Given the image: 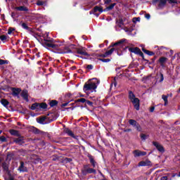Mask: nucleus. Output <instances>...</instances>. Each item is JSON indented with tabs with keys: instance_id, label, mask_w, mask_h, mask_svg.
Here are the masks:
<instances>
[{
	"instance_id": "nucleus-1",
	"label": "nucleus",
	"mask_w": 180,
	"mask_h": 180,
	"mask_svg": "<svg viewBox=\"0 0 180 180\" xmlns=\"http://www.w3.org/2000/svg\"><path fill=\"white\" fill-rule=\"evenodd\" d=\"M100 81L96 78L89 79L86 82L83 87V91L87 95L92 94V92H96V89L98 88V84H100Z\"/></svg>"
},
{
	"instance_id": "nucleus-2",
	"label": "nucleus",
	"mask_w": 180,
	"mask_h": 180,
	"mask_svg": "<svg viewBox=\"0 0 180 180\" xmlns=\"http://www.w3.org/2000/svg\"><path fill=\"white\" fill-rule=\"evenodd\" d=\"M129 99L133 103L136 110H140V100L138 98H136V96H134V94H133L131 91H129Z\"/></svg>"
},
{
	"instance_id": "nucleus-3",
	"label": "nucleus",
	"mask_w": 180,
	"mask_h": 180,
	"mask_svg": "<svg viewBox=\"0 0 180 180\" xmlns=\"http://www.w3.org/2000/svg\"><path fill=\"white\" fill-rule=\"evenodd\" d=\"M151 161L148 160H142L138 164V167H151Z\"/></svg>"
},
{
	"instance_id": "nucleus-4",
	"label": "nucleus",
	"mask_w": 180,
	"mask_h": 180,
	"mask_svg": "<svg viewBox=\"0 0 180 180\" xmlns=\"http://www.w3.org/2000/svg\"><path fill=\"white\" fill-rule=\"evenodd\" d=\"M129 51L131 53H134L135 54H139V56H141V57H143V52L140 50L139 48H129Z\"/></svg>"
},
{
	"instance_id": "nucleus-5",
	"label": "nucleus",
	"mask_w": 180,
	"mask_h": 180,
	"mask_svg": "<svg viewBox=\"0 0 180 180\" xmlns=\"http://www.w3.org/2000/svg\"><path fill=\"white\" fill-rule=\"evenodd\" d=\"M153 146L156 147L157 150L160 151V153H165V149H164V146L161 144L158 143V142H153Z\"/></svg>"
},
{
	"instance_id": "nucleus-6",
	"label": "nucleus",
	"mask_w": 180,
	"mask_h": 180,
	"mask_svg": "<svg viewBox=\"0 0 180 180\" xmlns=\"http://www.w3.org/2000/svg\"><path fill=\"white\" fill-rule=\"evenodd\" d=\"M134 157H141L144 155H147V152L136 150L133 152Z\"/></svg>"
},
{
	"instance_id": "nucleus-7",
	"label": "nucleus",
	"mask_w": 180,
	"mask_h": 180,
	"mask_svg": "<svg viewBox=\"0 0 180 180\" xmlns=\"http://www.w3.org/2000/svg\"><path fill=\"white\" fill-rule=\"evenodd\" d=\"M21 96L27 102H29V94L27 92V90H24L21 93Z\"/></svg>"
},
{
	"instance_id": "nucleus-8",
	"label": "nucleus",
	"mask_w": 180,
	"mask_h": 180,
	"mask_svg": "<svg viewBox=\"0 0 180 180\" xmlns=\"http://www.w3.org/2000/svg\"><path fill=\"white\" fill-rule=\"evenodd\" d=\"M18 169L20 172H26L27 171V168L25 167V163L23 162H20V165Z\"/></svg>"
},
{
	"instance_id": "nucleus-9",
	"label": "nucleus",
	"mask_w": 180,
	"mask_h": 180,
	"mask_svg": "<svg viewBox=\"0 0 180 180\" xmlns=\"http://www.w3.org/2000/svg\"><path fill=\"white\" fill-rule=\"evenodd\" d=\"M15 11H19L20 12H27L29 11V8L25 6L15 7Z\"/></svg>"
},
{
	"instance_id": "nucleus-10",
	"label": "nucleus",
	"mask_w": 180,
	"mask_h": 180,
	"mask_svg": "<svg viewBox=\"0 0 180 180\" xmlns=\"http://www.w3.org/2000/svg\"><path fill=\"white\" fill-rule=\"evenodd\" d=\"M113 51H115V48H112L110 51H106L104 54L101 55V57H109V56H112Z\"/></svg>"
},
{
	"instance_id": "nucleus-11",
	"label": "nucleus",
	"mask_w": 180,
	"mask_h": 180,
	"mask_svg": "<svg viewBox=\"0 0 180 180\" xmlns=\"http://www.w3.org/2000/svg\"><path fill=\"white\" fill-rule=\"evenodd\" d=\"M30 109L32 110H39V103H34L32 105Z\"/></svg>"
},
{
	"instance_id": "nucleus-12",
	"label": "nucleus",
	"mask_w": 180,
	"mask_h": 180,
	"mask_svg": "<svg viewBox=\"0 0 180 180\" xmlns=\"http://www.w3.org/2000/svg\"><path fill=\"white\" fill-rule=\"evenodd\" d=\"M20 89H13V95L14 96H18L19 94H20Z\"/></svg>"
},
{
	"instance_id": "nucleus-13",
	"label": "nucleus",
	"mask_w": 180,
	"mask_h": 180,
	"mask_svg": "<svg viewBox=\"0 0 180 180\" xmlns=\"http://www.w3.org/2000/svg\"><path fill=\"white\" fill-rule=\"evenodd\" d=\"M0 39L1 40V41L5 43V41H8L9 40V37L6 35H1L0 36Z\"/></svg>"
},
{
	"instance_id": "nucleus-14",
	"label": "nucleus",
	"mask_w": 180,
	"mask_h": 180,
	"mask_svg": "<svg viewBox=\"0 0 180 180\" xmlns=\"http://www.w3.org/2000/svg\"><path fill=\"white\" fill-rule=\"evenodd\" d=\"M78 54H81V56H89L86 51L82 49L77 50Z\"/></svg>"
},
{
	"instance_id": "nucleus-15",
	"label": "nucleus",
	"mask_w": 180,
	"mask_h": 180,
	"mask_svg": "<svg viewBox=\"0 0 180 180\" xmlns=\"http://www.w3.org/2000/svg\"><path fill=\"white\" fill-rule=\"evenodd\" d=\"M39 110L41 109H47V104L46 103H39Z\"/></svg>"
},
{
	"instance_id": "nucleus-16",
	"label": "nucleus",
	"mask_w": 180,
	"mask_h": 180,
	"mask_svg": "<svg viewBox=\"0 0 180 180\" xmlns=\"http://www.w3.org/2000/svg\"><path fill=\"white\" fill-rule=\"evenodd\" d=\"M168 0H157V2L159 4V6H164Z\"/></svg>"
},
{
	"instance_id": "nucleus-17",
	"label": "nucleus",
	"mask_w": 180,
	"mask_h": 180,
	"mask_svg": "<svg viewBox=\"0 0 180 180\" xmlns=\"http://www.w3.org/2000/svg\"><path fill=\"white\" fill-rule=\"evenodd\" d=\"M94 12H100L102 13V12H103V8L101 6H96L94 7Z\"/></svg>"
},
{
	"instance_id": "nucleus-18",
	"label": "nucleus",
	"mask_w": 180,
	"mask_h": 180,
	"mask_svg": "<svg viewBox=\"0 0 180 180\" xmlns=\"http://www.w3.org/2000/svg\"><path fill=\"white\" fill-rule=\"evenodd\" d=\"M162 99L165 101V106L168 105V96L162 95Z\"/></svg>"
},
{
	"instance_id": "nucleus-19",
	"label": "nucleus",
	"mask_w": 180,
	"mask_h": 180,
	"mask_svg": "<svg viewBox=\"0 0 180 180\" xmlns=\"http://www.w3.org/2000/svg\"><path fill=\"white\" fill-rule=\"evenodd\" d=\"M168 58L165 57H162L159 59V62L160 63L161 65H162L165 63H167Z\"/></svg>"
},
{
	"instance_id": "nucleus-20",
	"label": "nucleus",
	"mask_w": 180,
	"mask_h": 180,
	"mask_svg": "<svg viewBox=\"0 0 180 180\" xmlns=\"http://www.w3.org/2000/svg\"><path fill=\"white\" fill-rule=\"evenodd\" d=\"M10 134L12 135V136H17L18 137L19 136V131H16V130H14V129H11L10 130Z\"/></svg>"
},
{
	"instance_id": "nucleus-21",
	"label": "nucleus",
	"mask_w": 180,
	"mask_h": 180,
	"mask_svg": "<svg viewBox=\"0 0 180 180\" xmlns=\"http://www.w3.org/2000/svg\"><path fill=\"white\" fill-rule=\"evenodd\" d=\"M142 51L146 54H148V56H154V52H153V51H150L146 50L144 49H143Z\"/></svg>"
},
{
	"instance_id": "nucleus-22",
	"label": "nucleus",
	"mask_w": 180,
	"mask_h": 180,
	"mask_svg": "<svg viewBox=\"0 0 180 180\" xmlns=\"http://www.w3.org/2000/svg\"><path fill=\"white\" fill-rule=\"evenodd\" d=\"M37 120L38 123L43 124L46 121V117H42L38 118V119H37Z\"/></svg>"
},
{
	"instance_id": "nucleus-23",
	"label": "nucleus",
	"mask_w": 180,
	"mask_h": 180,
	"mask_svg": "<svg viewBox=\"0 0 180 180\" xmlns=\"http://www.w3.org/2000/svg\"><path fill=\"white\" fill-rule=\"evenodd\" d=\"M137 122L134 120H129V124H131V126H134V127H135L136 126H137Z\"/></svg>"
},
{
	"instance_id": "nucleus-24",
	"label": "nucleus",
	"mask_w": 180,
	"mask_h": 180,
	"mask_svg": "<svg viewBox=\"0 0 180 180\" xmlns=\"http://www.w3.org/2000/svg\"><path fill=\"white\" fill-rule=\"evenodd\" d=\"M86 172L88 174H96V170L92 169V168H89L86 169Z\"/></svg>"
},
{
	"instance_id": "nucleus-25",
	"label": "nucleus",
	"mask_w": 180,
	"mask_h": 180,
	"mask_svg": "<svg viewBox=\"0 0 180 180\" xmlns=\"http://www.w3.org/2000/svg\"><path fill=\"white\" fill-rule=\"evenodd\" d=\"M1 103L3 104L4 106H8V105H9V102L7 101L6 99H1Z\"/></svg>"
},
{
	"instance_id": "nucleus-26",
	"label": "nucleus",
	"mask_w": 180,
	"mask_h": 180,
	"mask_svg": "<svg viewBox=\"0 0 180 180\" xmlns=\"http://www.w3.org/2000/svg\"><path fill=\"white\" fill-rule=\"evenodd\" d=\"M15 143H17V144H20L21 143H23V138L22 137H20L18 138L15 140Z\"/></svg>"
},
{
	"instance_id": "nucleus-27",
	"label": "nucleus",
	"mask_w": 180,
	"mask_h": 180,
	"mask_svg": "<svg viewBox=\"0 0 180 180\" xmlns=\"http://www.w3.org/2000/svg\"><path fill=\"white\" fill-rule=\"evenodd\" d=\"M58 102L56 100H53L49 103L50 106L53 107V106H56V105H57Z\"/></svg>"
},
{
	"instance_id": "nucleus-28",
	"label": "nucleus",
	"mask_w": 180,
	"mask_h": 180,
	"mask_svg": "<svg viewBox=\"0 0 180 180\" xmlns=\"http://www.w3.org/2000/svg\"><path fill=\"white\" fill-rule=\"evenodd\" d=\"M66 133L68 134V136H70L71 137H74V133H72V131L70 129H66Z\"/></svg>"
},
{
	"instance_id": "nucleus-29",
	"label": "nucleus",
	"mask_w": 180,
	"mask_h": 180,
	"mask_svg": "<svg viewBox=\"0 0 180 180\" xmlns=\"http://www.w3.org/2000/svg\"><path fill=\"white\" fill-rule=\"evenodd\" d=\"M124 40L122 39V40H120V41L116 42L115 44H114L112 45V47H115V46H119V44H122L124 43Z\"/></svg>"
},
{
	"instance_id": "nucleus-30",
	"label": "nucleus",
	"mask_w": 180,
	"mask_h": 180,
	"mask_svg": "<svg viewBox=\"0 0 180 180\" xmlns=\"http://www.w3.org/2000/svg\"><path fill=\"white\" fill-rule=\"evenodd\" d=\"M89 160H90L91 164H92L94 168H95L96 165H95V160H94V158L91 156H90Z\"/></svg>"
},
{
	"instance_id": "nucleus-31",
	"label": "nucleus",
	"mask_w": 180,
	"mask_h": 180,
	"mask_svg": "<svg viewBox=\"0 0 180 180\" xmlns=\"http://www.w3.org/2000/svg\"><path fill=\"white\" fill-rule=\"evenodd\" d=\"M138 131H141V126L140 124H136V125L134 127Z\"/></svg>"
},
{
	"instance_id": "nucleus-32",
	"label": "nucleus",
	"mask_w": 180,
	"mask_h": 180,
	"mask_svg": "<svg viewBox=\"0 0 180 180\" xmlns=\"http://www.w3.org/2000/svg\"><path fill=\"white\" fill-rule=\"evenodd\" d=\"M115 5H116V4H111L110 6L107 7V10L108 11L112 10V8H115Z\"/></svg>"
},
{
	"instance_id": "nucleus-33",
	"label": "nucleus",
	"mask_w": 180,
	"mask_h": 180,
	"mask_svg": "<svg viewBox=\"0 0 180 180\" xmlns=\"http://www.w3.org/2000/svg\"><path fill=\"white\" fill-rule=\"evenodd\" d=\"M46 45L47 46V47H52V49H54L56 47V45L50 43H46Z\"/></svg>"
},
{
	"instance_id": "nucleus-34",
	"label": "nucleus",
	"mask_w": 180,
	"mask_h": 180,
	"mask_svg": "<svg viewBox=\"0 0 180 180\" xmlns=\"http://www.w3.org/2000/svg\"><path fill=\"white\" fill-rule=\"evenodd\" d=\"M3 64H8V60H0V65H3Z\"/></svg>"
},
{
	"instance_id": "nucleus-35",
	"label": "nucleus",
	"mask_w": 180,
	"mask_h": 180,
	"mask_svg": "<svg viewBox=\"0 0 180 180\" xmlns=\"http://www.w3.org/2000/svg\"><path fill=\"white\" fill-rule=\"evenodd\" d=\"M0 141H1L2 143H5V141H6V138H5V136H0Z\"/></svg>"
},
{
	"instance_id": "nucleus-36",
	"label": "nucleus",
	"mask_w": 180,
	"mask_h": 180,
	"mask_svg": "<svg viewBox=\"0 0 180 180\" xmlns=\"http://www.w3.org/2000/svg\"><path fill=\"white\" fill-rule=\"evenodd\" d=\"M101 61H102L103 63H109L110 62V59L107 58V59H100Z\"/></svg>"
},
{
	"instance_id": "nucleus-37",
	"label": "nucleus",
	"mask_w": 180,
	"mask_h": 180,
	"mask_svg": "<svg viewBox=\"0 0 180 180\" xmlns=\"http://www.w3.org/2000/svg\"><path fill=\"white\" fill-rule=\"evenodd\" d=\"M141 140H146L147 139V135L144 134H141Z\"/></svg>"
},
{
	"instance_id": "nucleus-38",
	"label": "nucleus",
	"mask_w": 180,
	"mask_h": 180,
	"mask_svg": "<svg viewBox=\"0 0 180 180\" xmlns=\"http://www.w3.org/2000/svg\"><path fill=\"white\" fill-rule=\"evenodd\" d=\"M37 5H38V6H41L44 5V3L43 1H39L37 2Z\"/></svg>"
},
{
	"instance_id": "nucleus-39",
	"label": "nucleus",
	"mask_w": 180,
	"mask_h": 180,
	"mask_svg": "<svg viewBox=\"0 0 180 180\" xmlns=\"http://www.w3.org/2000/svg\"><path fill=\"white\" fill-rule=\"evenodd\" d=\"M78 102H82V103H85V102H86V100L85 98H80L78 100Z\"/></svg>"
},
{
	"instance_id": "nucleus-40",
	"label": "nucleus",
	"mask_w": 180,
	"mask_h": 180,
	"mask_svg": "<svg viewBox=\"0 0 180 180\" xmlns=\"http://www.w3.org/2000/svg\"><path fill=\"white\" fill-rule=\"evenodd\" d=\"M178 1L176 0H169V4H177Z\"/></svg>"
},
{
	"instance_id": "nucleus-41",
	"label": "nucleus",
	"mask_w": 180,
	"mask_h": 180,
	"mask_svg": "<svg viewBox=\"0 0 180 180\" xmlns=\"http://www.w3.org/2000/svg\"><path fill=\"white\" fill-rule=\"evenodd\" d=\"M112 2V0H104V4L106 5H108V4H110Z\"/></svg>"
},
{
	"instance_id": "nucleus-42",
	"label": "nucleus",
	"mask_w": 180,
	"mask_h": 180,
	"mask_svg": "<svg viewBox=\"0 0 180 180\" xmlns=\"http://www.w3.org/2000/svg\"><path fill=\"white\" fill-rule=\"evenodd\" d=\"M133 22H140V18H134Z\"/></svg>"
},
{
	"instance_id": "nucleus-43",
	"label": "nucleus",
	"mask_w": 180,
	"mask_h": 180,
	"mask_svg": "<svg viewBox=\"0 0 180 180\" xmlns=\"http://www.w3.org/2000/svg\"><path fill=\"white\" fill-rule=\"evenodd\" d=\"M3 168H4L5 171H8V166L6 165V164H3Z\"/></svg>"
},
{
	"instance_id": "nucleus-44",
	"label": "nucleus",
	"mask_w": 180,
	"mask_h": 180,
	"mask_svg": "<svg viewBox=\"0 0 180 180\" xmlns=\"http://www.w3.org/2000/svg\"><path fill=\"white\" fill-rule=\"evenodd\" d=\"M12 32H13V29L10 28L8 31V34H12Z\"/></svg>"
},
{
	"instance_id": "nucleus-45",
	"label": "nucleus",
	"mask_w": 180,
	"mask_h": 180,
	"mask_svg": "<svg viewBox=\"0 0 180 180\" xmlns=\"http://www.w3.org/2000/svg\"><path fill=\"white\" fill-rule=\"evenodd\" d=\"M22 27H23V29H27V25H26V23H22Z\"/></svg>"
},
{
	"instance_id": "nucleus-46",
	"label": "nucleus",
	"mask_w": 180,
	"mask_h": 180,
	"mask_svg": "<svg viewBox=\"0 0 180 180\" xmlns=\"http://www.w3.org/2000/svg\"><path fill=\"white\" fill-rule=\"evenodd\" d=\"M160 77H161L160 82H162V81H164V75L161 74Z\"/></svg>"
},
{
	"instance_id": "nucleus-47",
	"label": "nucleus",
	"mask_w": 180,
	"mask_h": 180,
	"mask_svg": "<svg viewBox=\"0 0 180 180\" xmlns=\"http://www.w3.org/2000/svg\"><path fill=\"white\" fill-rule=\"evenodd\" d=\"M168 179V177L165 176H162L161 177L160 180H167Z\"/></svg>"
},
{
	"instance_id": "nucleus-48",
	"label": "nucleus",
	"mask_w": 180,
	"mask_h": 180,
	"mask_svg": "<svg viewBox=\"0 0 180 180\" xmlns=\"http://www.w3.org/2000/svg\"><path fill=\"white\" fill-rule=\"evenodd\" d=\"M87 68H88V70H92V68H93L92 65H87Z\"/></svg>"
},
{
	"instance_id": "nucleus-49",
	"label": "nucleus",
	"mask_w": 180,
	"mask_h": 180,
	"mask_svg": "<svg viewBox=\"0 0 180 180\" xmlns=\"http://www.w3.org/2000/svg\"><path fill=\"white\" fill-rule=\"evenodd\" d=\"M61 106H62V108H64L65 106H68V103H65L62 104Z\"/></svg>"
},
{
	"instance_id": "nucleus-50",
	"label": "nucleus",
	"mask_w": 180,
	"mask_h": 180,
	"mask_svg": "<svg viewBox=\"0 0 180 180\" xmlns=\"http://www.w3.org/2000/svg\"><path fill=\"white\" fill-rule=\"evenodd\" d=\"M155 109V108L151 107L150 109V112H154Z\"/></svg>"
},
{
	"instance_id": "nucleus-51",
	"label": "nucleus",
	"mask_w": 180,
	"mask_h": 180,
	"mask_svg": "<svg viewBox=\"0 0 180 180\" xmlns=\"http://www.w3.org/2000/svg\"><path fill=\"white\" fill-rule=\"evenodd\" d=\"M145 18H146V19H150V14H146V15H145Z\"/></svg>"
},
{
	"instance_id": "nucleus-52",
	"label": "nucleus",
	"mask_w": 180,
	"mask_h": 180,
	"mask_svg": "<svg viewBox=\"0 0 180 180\" xmlns=\"http://www.w3.org/2000/svg\"><path fill=\"white\" fill-rule=\"evenodd\" d=\"M34 133H39V130L37 129H34Z\"/></svg>"
},
{
	"instance_id": "nucleus-53",
	"label": "nucleus",
	"mask_w": 180,
	"mask_h": 180,
	"mask_svg": "<svg viewBox=\"0 0 180 180\" xmlns=\"http://www.w3.org/2000/svg\"><path fill=\"white\" fill-rule=\"evenodd\" d=\"M87 104L91 105H92V102L88 101H87Z\"/></svg>"
},
{
	"instance_id": "nucleus-54",
	"label": "nucleus",
	"mask_w": 180,
	"mask_h": 180,
	"mask_svg": "<svg viewBox=\"0 0 180 180\" xmlns=\"http://www.w3.org/2000/svg\"><path fill=\"white\" fill-rule=\"evenodd\" d=\"M6 180H13V178L10 177L9 179H6Z\"/></svg>"
},
{
	"instance_id": "nucleus-55",
	"label": "nucleus",
	"mask_w": 180,
	"mask_h": 180,
	"mask_svg": "<svg viewBox=\"0 0 180 180\" xmlns=\"http://www.w3.org/2000/svg\"><path fill=\"white\" fill-rule=\"evenodd\" d=\"M170 53H171L172 55L174 54V51L170 50Z\"/></svg>"
},
{
	"instance_id": "nucleus-56",
	"label": "nucleus",
	"mask_w": 180,
	"mask_h": 180,
	"mask_svg": "<svg viewBox=\"0 0 180 180\" xmlns=\"http://www.w3.org/2000/svg\"><path fill=\"white\" fill-rule=\"evenodd\" d=\"M1 133H2V131H0V134H1Z\"/></svg>"
},
{
	"instance_id": "nucleus-57",
	"label": "nucleus",
	"mask_w": 180,
	"mask_h": 180,
	"mask_svg": "<svg viewBox=\"0 0 180 180\" xmlns=\"http://www.w3.org/2000/svg\"><path fill=\"white\" fill-rule=\"evenodd\" d=\"M115 86H116V84H115Z\"/></svg>"
},
{
	"instance_id": "nucleus-58",
	"label": "nucleus",
	"mask_w": 180,
	"mask_h": 180,
	"mask_svg": "<svg viewBox=\"0 0 180 180\" xmlns=\"http://www.w3.org/2000/svg\"><path fill=\"white\" fill-rule=\"evenodd\" d=\"M71 105H72V104H70V106H71Z\"/></svg>"
}]
</instances>
